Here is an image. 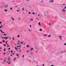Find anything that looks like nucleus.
Instances as JSON below:
<instances>
[{"instance_id": "obj_63", "label": "nucleus", "mask_w": 66, "mask_h": 66, "mask_svg": "<svg viewBox=\"0 0 66 66\" xmlns=\"http://www.w3.org/2000/svg\"><path fill=\"white\" fill-rule=\"evenodd\" d=\"M19 42H20L19 41H18V43H19Z\"/></svg>"}, {"instance_id": "obj_1", "label": "nucleus", "mask_w": 66, "mask_h": 66, "mask_svg": "<svg viewBox=\"0 0 66 66\" xmlns=\"http://www.w3.org/2000/svg\"><path fill=\"white\" fill-rule=\"evenodd\" d=\"M7 61H8L7 62V63L9 64H11V58L10 57H9L7 59Z\"/></svg>"}, {"instance_id": "obj_12", "label": "nucleus", "mask_w": 66, "mask_h": 66, "mask_svg": "<svg viewBox=\"0 0 66 66\" xmlns=\"http://www.w3.org/2000/svg\"><path fill=\"white\" fill-rule=\"evenodd\" d=\"M10 47V45H8L7 46V47H8V48H9Z\"/></svg>"}, {"instance_id": "obj_3", "label": "nucleus", "mask_w": 66, "mask_h": 66, "mask_svg": "<svg viewBox=\"0 0 66 66\" xmlns=\"http://www.w3.org/2000/svg\"><path fill=\"white\" fill-rule=\"evenodd\" d=\"M49 2L50 3H52L53 2V1L52 0V1H49Z\"/></svg>"}, {"instance_id": "obj_51", "label": "nucleus", "mask_w": 66, "mask_h": 66, "mask_svg": "<svg viewBox=\"0 0 66 66\" xmlns=\"http://www.w3.org/2000/svg\"><path fill=\"white\" fill-rule=\"evenodd\" d=\"M35 62V60H34V62Z\"/></svg>"}, {"instance_id": "obj_34", "label": "nucleus", "mask_w": 66, "mask_h": 66, "mask_svg": "<svg viewBox=\"0 0 66 66\" xmlns=\"http://www.w3.org/2000/svg\"><path fill=\"white\" fill-rule=\"evenodd\" d=\"M12 39H13V40H15V39L14 38H13Z\"/></svg>"}, {"instance_id": "obj_57", "label": "nucleus", "mask_w": 66, "mask_h": 66, "mask_svg": "<svg viewBox=\"0 0 66 66\" xmlns=\"http://www.w3.org/2000/svg\"><path fill=\"white\" fill-rule=\"evenodd\" d=\"M3 38L4 39H5V37Z\"/></svg>"}, {"instance_id": "obj_28", "label": "nucleus", "mask_w": 66, "mask_h": 66, "mask_svg": "<svg viewBox=\"0 0 66 66\" xmlns=\"http://www.w3.org/2000/svg\"><path fill=\"white\" fill-rule=\"evenodd\" d=\"M16 50H17V47H15V48Z\"/></svg>"}, {"instance_id": "obj_42", "label": "nucleus", "mask_w": 66, "mask_h": 66, "mask_svg": "<svg viewBox=\"0 0 66 66\" xmlns=\"http://www.w3.org/2000/svg\"><path fill=\"white\" fill-rule=\"evenodd\" d=\"M3 54H4V55L5 54V53H4Z\"/></svg>"}, {"instance_id": "obj_37", "label": "nucleus", "mask_w": 66, "mask_h": 66, "mask_svg": "<svg viewBox=\"0 0 66 66\" xmlns=\"http://www.w3.org/2000/svg\"><path fill=\"white\" fill-rule=\"evenodd\" d=\"M6 59H7V58H6V57L5 58V60H6Z\"/></svg>"}, {"instance_id": "obj_35", "label": "nucleus", "mask_w": 66, "mask_h": 66, "mask_svg": "<svg viewBox=\"0 0 66 66\" xmlns=\"http://www.w3.org/2000/svg\"><path fill=\"white\" fill-rule=\"evenodd\" d=\"M28 13L29 14H31V12H29Z\"/></svg>"}, {"instance_id": "obj_19", "label": "nucleus", "mask_w": 66, "mask_h": 66, "mask_svg": "<svg viewBox=\"0 0 66 66\" xmlns=\"http://www.w3.org/2000/svg\"><path fill=\"white\" fill-rule=\"evenodd\" d=\"M19 38L20 37V36L19 35H18L17 36Z\"/></svg>"}, {"instance_id": "obj_59", "label": "nucleus", "mask_w": 66, "mask_h": 66, "mask_svg": "<svg viewBox=\"0 0 66 66\" xmlns=\"http://www.w3.org/2000/svg\"><path fill=\"white\" fill-rule=\"evenodd\" d=\"M64 9H66V6H65V8Z\"/></svg>"}, {"instance_id": "obj_43", "label": "nucleus", "mask_w": 66, "mask_h": 66, "mask_svg": "<svg viewBox=\"0 0 66 66\" xmlns=\"http://www.w3.org/2000/svg\"><path fill=\"white\" fill-rule=\"evenodd\" d=\"M14 2H15V1H12V3H14Z\"/></svg>"}, {"instance_id": "obj_4", "label": "nucleus", "mask_w": 66, "mask_h": 66, "mask_svg": "<svg viewBox=\"0 0 66 66\" xmlns=\"http://www.w3.org/2000/svg\"><path fill=\"white\" fill-rule=\"evenodd\" d=\"M65 10V8H64L63 9V10H62V11H64V12H65L66 11V10Z\"/></svg>"}, {"instance_id": "obj_61", "label": "nucleus", "mask_w": 66, "mask_h": 66, "mask_svg": "<svg viewBox=\"0 0 66 66\" xmlns=\"http://www.w3.org/2000/svg\"><path fill=\"white\" fill-rule=\"evenodd\" d=\"M29 31H31V30H30V29H29Z\"/></svg>"}, {"instance_id": "obj_52", "label": "nucleus", "mask_w": 66, "mask_h": 66, "mask_svg": "<svg viewBox=\"0 0 66 66\" xmlns=\"http://www.w3.org/2000/svg\"><path fill=\"white\" fill-rule=\"evenodd\" d=\"M54 65H51V66H53Z\"/></svg>"}, {"instance_id": "obj_31", "label": "nucleus", "mask_w": 66, "mask_h": 66, "mask_svg": "<svg viewBox=\"0 0 66 66\" xmlns=\"http://www.w3.org/2000/svg\"><path fill=\"white\" fill-rule=\"evenodd\" d=\"M48 37H50V36H51V35H49V36H48Z\"/></svg>"}, {"instance_id": "obj_10", "label": "nucleus", "mask_w": 66, "mask_h": 66, "mask_svg": "<svg viewBox=\"0 0 66 66\" xmlns=\"http://www.w3.org/2000/svg\"><path fill=\"white\" fill-rule=\"evenodd\" d=\"M4 11H5V12H7V10H6V9H5L4 10Z\"/></svg>"}, {"instance_id": "obj_39", "label": "nucleus", "mask_w": 66, "mask_h": 66, "mask_svg": "<svg viewBox=\"0 0 66 66\" xmlns=\"http://www.w3.org/2000/svg\"><path fill=\"white\" fill-rule=\"evenodd\" d=\"M8 49H9V50H10V49H11V48H9Z\"/></svg>"}, {"instance_id": "obj_25", "label": "nucleus", "mask_w": 66, "mask_h": 66, "mask_svg": "<svg viewBox=\"0 0 66 66\" xmlns=\"http://www.w3.org/2000/svg\"><path fill=\"white\" fill-rule=\"evenodd\" d=\"M11 10H12V8L11 7L10 8Z\"/></svg>"}, {"instance_id": "obj_26", "label": "nucleus", "mask_w": 66, "mask_h": 66, "mask_svg": "<svg viewBox=\"0 0 66 66\" xmlns=\"http://www.w3.org/2000/svg\"><path fill=\"white\" fill-rule=\"evenodd\" d=\"M6 50H5V48H4V51H5Z\"/></svg>"}, {"instance_id": "obj_11", "label": "nucleus", "mask_w": 66, "mask_h": 66, "mask_svg": "<svg viewBox=\"0 0 66 66\" xmlns=\"http://www.w3.org/2000/svg\"><path fill=\"white\" fill-rule=\"evenodd\" d=\"M32 14H33V15H35V12H33L32 13Z\"/></svg>"}, {"instance_id": "obj_58", "label": "nucleus", "mask_w": 66, "mask_h": 66, "mask_svg": "<svg viewBox=\"0 0 66 66\" xmlns=\"http://www.w3.org/2000/svg\"><path fill=\"white\" fill-rule=\"evenodd\" d=\"M29 1V0H27V1Z\"/></svg>"}, {"instance_id": "obj_30", "label": "nucleus", "mask_w": 66, "mask_h": 66, "mask_svg": "<svg viewBox=\"0 0 66 66\" xmlns=\"http://www.w3.org/2000/svg\"><path fill=\"white\" fill-rule=\"evenodd\" d=\"M15 60H16V57H15L14 59V61H15Z\"/></svg>"}, {"instance_id": "obj_15", "label": "nucleus", "mask_w": 66, "mask_h": 66, "mask_svg": "<svg viewBox=\"0 0 66 66\" xmlns=\"http://www.w3.org/2000/svg\"><path fill=\"white\" fill-rule=\"evenodd\" d=\"M20 19H21V18H19L18 19V20H20Z\"/></svg>"}, {"instance_id": "obj_7", "label": "nucleus", "mask_w": 66, "mask_h": 66, "mask_svg": "<svg viewBox=\"0 0 66 66\" xmlns=\"http://www.w3.org/2000/svg\"><path fill=\"white\" fill-rule=\"evenodd\" d=\"M11 18L12 19V20H14V19H13V18L12 17H11Z\"/></svg>"}, {"instance_id": "obj_16", "label": "nucleus", "mask_w": 66, "mask_h": 66, "mask_svg": "<svg viewBox=\"0 0 66 66\" xmlns=\"http://www.w3.org/2000/svg\"><path fill=\"white\" fill-rule=\"evenodd\" d=\"M26 47H28V48H29V45H27L26 46Z\"/></svg>"}, {"instance_id": "obj_62", "label": "nucleus", "mask_w": 66, "mask_h": 66, "mask_svg": "<svg viewBox=\"0 0 66 66\" xmlns=\"http://www.w3.org/2000/svg\"><path fill=\"white\" fill-rule=\"evenodd\" d=\"M27 52H29V51H27Z\"/></svg>"}, {"instance_id": "obj_2", "label": "nucleus", "mask_w": 66, "mask_h": 66, "mask_svg": "<svg viewBox=\"0 0 66 66\" xmlns=\"http://www.w3.org/2000/svg\"><path fill=\"white\" fill-rule=\"evenodd\" d=\"M13 55H14V53H12L10 55L11 56H13Z\"/></svg>"}, {"instance_id": "obj_55", "label": "nucleus", "mask_w": 66, "mask_h": 66, "mask_svg": "<svg viewBox=\"0 0 66 66\" xmlns=\"http://www.w3.org/2000/svg\"><path fill=\"white\" fill-rule=\"evenodd\" d=\"M35 66H39V65H36Z\"/></svg>"}, {"instance_id": "obj_50", "label": "nucleus", "mask_w": 66, "mask_h": 66, "mask_svg": "<svg viewBox=\"0 0 66 66\" xmlns=\"http://www.w3.org/2000/svg\"><path fill=\"white\" fill-rule=\"evenodd\" d=\"M29 27H31V25H30L29 26Z\"/></svg>"}, {"instance_id": "obj_13", "label": "nucleus", "mask_w": 66, "mask_h": 66, "mask_svg": "<svg viewBox=\"0 0 66 66\" xmlns=\"http://www.w3.org/2000/svg\"><path fill=\"white\" fill-rule=\"evenodd\" d=\"M34 49H33V48H31V50H30V51H31V50H34Z\"/></svg>"}, {"instance_id": "obj_60", "label": "nucleus", "mask_w": 66, "mask_h": 66, "mask_svg": "<svg viewBox=\"0 0 66 66\" xmlns=\"http://www.w3.org/2000/svg\"><path fill=\"white\" fill-rule=\"evenodd\" d=\"M15 7H18L17 6H16Z\"/></svg>"}, {"instance_id": "obj_47", "label": "nucleus", "mask_w": 66, "mask_h": 66, "mask_svg": "<svg viewBox=\"0 0 66 66\" xmlns=\"http://www.w3.org/2000/svg\"><path fill=\"white\" fill-rule=\"evenodd\" d=\"M22 57H24V55H23L22 56Z\"/></svg>"}, {"instance_id": "obj_32", "label": "nucleus", "mask_w": 66, "mask_h": 66, "mask_svg": "<svg viewBox=\"0 0 66 66\" xmlns=\"http://www.w3.org/2000/svg\"><path fill=\"white\" fill-rule=\"evenodd\" d=\"M23 42H21V44H23Z\"/></svg>"}, {"instance_id": "obj_14", "label": "nucleus", "mask_w": 66, "mask_h": 66, "mask_svg": "<svg viewBox=\"0 0 66 66\" xmlns=\"http://www.w3.org/2000/svg\"><path fill=\"white\" fill-rule=\"evenodd\" d=\"M16 56H18V54L17 53L16 54Z\"/></svg>"}, {"instance_id": "obj_17", "label": "nucleus", "mask_w": 66, "mask_h": 66, "mask_svg": "<svg viewBox=\"0 0 66 66\" xmlns=\"http://www.w3.org/2000/svg\"><path fill=\"white\" fill-rule=\"evenodd\" d=\"M17 47H21V45L18 46Z\"/></svg>"}, {"instance_id": "obj_48", "label": "nucleus", "mask_w": 66, "mask_h": 66, "mask_svg": "<svg viewBox=\"0 0 66 66\" xmlns=\"http://www.w3.org/2000/svg\"><path fill=\"white\" fill-rule=\"evenodd\" d=\"M1 27H3V26L2 25H1Z\"/></svg>"}, {"instance_id": "obj_45", "label": "nucleus", "mask_w": 66, "mask_h": 66, "mask_svg": "<svg viewBox=\"0 0 66 66\" xmlns=\"http://www.w3.org/2000/svg\"><path fill=\"white\" fill-rule=\"evenodd\" d=\"M2 22H0V24H1V23H2Z\"/></svg>"}, {"instance_id": "obj_22", "label": "nucleus", "mask_w": 66, "mask_h": 66, "mask_svg": "<svg viewBox=\"0 0 66 66\" xmlns=\"http://www.w3.org/2000/svg\"><path fill=\"white\" fill-rule=\"evenodd\" d=\"M22 11H24V8H22Z\"/></svg>"}, {"instance_id": "obj_27", "label": "nucleus", "mask_w": 66, "mask_h": 66, "mask_svg": "<svg viewBox=\"0 0 66 66\" xmlns=\"http://www.w3.org/2000/svg\"><path fill=\"white\" fill-rule=\"evenodd\" d=\"M4 62H6V61H5V59L4 60Z\"/></svg>"}, {"instance_id": "obj_36", "label": "nucleus", "mask_w": 66, "mask_h": 66, "mask_svg": "<svg viewBox=\"0 0 66 66\" xmlns=\"http://www.w3.org/2000/svg\"><path fill=\"white\" fill-rule=\"evenodd\" d=\"M4 45L5 47V46H6V45H5V44H4Z\"/></svg>"}, {"instance_id": "obj_56", "label": "nucleus", "mask_w": 66, "mask_h": 66, "mask_svg": "<svg viewBox=\"0 0 66 66\" xmlns=\"http://www.w3.org/2000/svg\"><path fill=\"white\" fill-rule=\"evenodd\" d=\"M17 12H19V10H17Z\"/></svg>"}, {"instance_id": "obj_40", "label": "nucleus", "mask_w": 66, "mask_h": 66, "mask_svg": "<svg viewBox=\"0 0 66 66\" xmlns=\"http://www.w3.org/2000/svg\"><path fill=\"white\" fill-rule=\"evenodd\" d=\"M3 35H4V36H6V35H5V34H3Z\"/></svg>"}, {"instance_id": "obj_49", "label": "nucleus", "mask_w": 66, "mask_h": 66, "mask_svg": "<svg viewBox=\"0 0 66 66\" xmlns=\"http://www.w3.org/2000/svg\"><path fill=\"white\" fill-rule=\"evenodd\" d=\"M65 4H63V5H65Z\"/></svg>"}, {"instance_id": "obj_23", "label": "nucleus", "mask_w": 66, "mask_h": 66, "mask_svg": "<svg viewBox=\"0 0 66 66\" xmlns=\"http://www.w3.org/2000/svg\"><path fill=\"white\" fill-rule=\"evenodd\" d=\"M43 0L41 1V3H43Z\"/></svg>"}, {"instance_id": "obj_38", "label": "nucleus", "mask_w": 66, "mask_h": 66, "mask_svg": "<svg viewBox=\"0 0 66 66\" xmlns=\"http://www.w3.org/2000/svg\"><path fill=\"white\" fill-rule=\"evenodd\" d=\"M20 51H19V52H21V50H20Z\"/></svg>"}, {"instance_id": "obj_21", "label": "nucleus", "mask_w": 66, "mask_h": 66, "mask_svg": "<svg viewBox=\"0 0 66 66\" xmlns=\"http://www.w3.org/2000/svg\"><path fill=\"white\" fill-rule=\"evenodd\" d=\"M43 35L44 36H47V35L44 34Z\"/></svg>"}, {"instance_id": "obj_53", "label": "nucleus", "mask_w": 66, "mask_h": 66, "mask_svg": "<svg viewBox=\"0 0 66 66\" xmlns=\"http://www.w3.org/2000/svg\"><path fill=\"white\" fill-rule=\"evenodd\" d=\"M49 24L50 25V24H51V23H49Z\"/></svg>"}, {"instance_id": "obj_41", "label": "nucleus", "mask_w": 66, "mask_h": 66, "mask_svg": "<svg viewBox=\"0 0 66 66\" xmlns=\"http://www.w3.org/2000/svg\"><path fill=\"white\" fill-rule=\"evenodd\" d=\"M0 44H2V42H0Z\"/></svg>"}, {"instance_id": "obj_44", "label": "nucleus", "mask_w": 66, "mask_h": 66, "mask_svg": "<svg viewBox=\"0 0 66 66\" xmlns=\"http://www.w3.org/2000/svg\"><path fill=\"white\" fill-rule=\"evenodd\" d=\"M11 52H12H12H13V51H11Z\"/></svg>"}, {"instance_id": "obj_9", "label": "nucleus", "mask_w": 66, "mask_h": 66, "mask_svg": "<svg viewBox=\"0 0 66 66\" xmlns=\"http://www.w3.org/2000/svg\"><path fill=\"white\" fill-rule=\"evenodd\" d=\"M59 37L60 38V39H62V37H61V36H59Z\"/></svg>"}, {"instance_id": "obj_5", "label": "nucleus", "mask_w": 66, "mask_h": 66, "mask_svg": "<svg viewBox=\"0 0 66 66\" xmlns=\"http://www.w3.org/2000/svg\"><path fill=\"white\" fill-rule=\"evenodd\" d=\"M0 31H1V32H2V33H4V32H3V31H2V30H0Z\"/></svg>"}, {"instance_id": "obj_33", "label": "nucleus", "mask_w": 66, "mask_h": 66, "mask_svg": "<svg viewBox=\"0 0 66 66\" xmlns=\"http://www.w3.org/2000/svg\"><path fill=\"white\" fill-rule=\"evenodd\" d=\"M6 45H7V42H6Z\"/></svg>"}, {"instance_id": "obj_29", "label": "nucleus", "mask_w": 66, "mask_h": 66, "mask_svg": "<svg viewBox=\"0 0 66 66\" xmlns=\"http://www.w3.org/2000/svg\"><path fill=\"white\" fill-rule=\"evenodd\" d=\"M31 20V21H33V19H30Z\"/></svg>"}, {"instance_id": "obj_20", "label": "nucleus", "mask_w": 66, "mask_h": 66, "mask_svg": "<svg viewBox=\"0 0 66 66\" xmlns=\"http://www.w3.org/2000/svg\"><path fill=\"white\" fill-rule=\"evenodd\" d=\"M5 39H8V38L7 37H6Z\"/></svg>"}, {"instance_id": "obj_64", "label": "nucleus", "mask_w": 66, "mask_h": 66, "mask_svg": "<svg viewBox=\"0 0 66 66\" xmlns=\"http://www.w3.org/2000/svg\"><path fill=\"white\" fill-rule=\"evenodd\" d=\"M1 28V26H0V28Z\"/></svg>"}, {"instance_id": "obj_46", "label": "nucleus", "mask_w": 66, "mask_h": 66, "mask_svg": "<svg viewBox=\"0 0 66 66\" xmlns=\"http://www.w3.org/2000/svg\"><path fill=\"white\" fill-rule=\"evenodd\" d=\"M30 53H31V54H32V53H33L31 52H30Z\"/></svg>"}, {"instance_id": "obj_24", "label": "nucleus", "mask_w": 66, "mask_h": 66, "mask_svg": "<svg viewBox=\"0 0 66 66\" xmlns=\"http://www.w3.org/2000/svg\"><path fill=\"white\" fill-rule=\"evenodd\" d=\"M3 42H5V41H4V40H3Z\"/></svg>"}, {"instance_id": "obj_8", "label": "nucleus", "mask_w": 66, "mask_h": 66, "mask_svg": "<svg viewBox=\"0 0 66 66\" xmlns=\"http://www.w3.org/2000/svg\"><path fill=\"white\" fill-rule=\"evenodd\" d=\"M38 24H39V26H41V25L40 24V22H39Z\"/></svg>"}, {"instance_id": "obj_6", "label": "nucleus", "mask_w": 66, "mask_h": 66, "mask_svg": "<svg viewBox=\"0 0 66 66\" xmlns=\"http://www.w3.org/2000/svg\"><path fill=\"white\" fill-rule=\"evenodd\" d=\"M8 6V5L7 4L6 6H5V7H7Z\"/></svg>"}, {"instance_id": "obj_54", "label": "nucleus", "mask_w": 66, "mask_h": 66, "mask_svg": "<svg viewBox=\"0 0 66 66\" xmlns=\"http://www.w3.org/2000/svg\"><path fill=\"white\" fill-rule=\"evenodd\" d=\"M64 45H66V43H65L64 44Z\"/></svg>"}, {"instance_id": "obj_18", "label": "nucleus", "mask_w": 66, "mask_h": 66, "mask_svg": "<svg viewBox=\"0 0 66 66\" xmlns=\"http://www.w3.org/2000/svg\"><path fill=\"white\" fill-rule=\"evenodd\" d=\"M40 31H42V29L41 28H40Z\"/></svg>"}]
</instances>
